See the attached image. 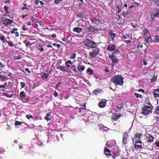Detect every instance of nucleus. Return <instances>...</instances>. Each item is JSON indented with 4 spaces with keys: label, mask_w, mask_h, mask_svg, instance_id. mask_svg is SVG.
Here are the masks:
<instances>
[{
    "label": "nucleus",
    "mask_w": 159,
    "mask_h": 159,
    "mask_svg": "<svg viewBox=\"0 0 159 159\" xmlns=\"http://www.w3.org/2000/svg\"><path fill=\"white\" fill-rule=\"evenodd\" d=\"M153 108L150 107L144 106L141 108L142 113L145 115H148L152 113Z\"/></svg>",
    "instance_id": "obj_4"
},
{
    "label": "nucleus",
    "mask_w": 159,
    "mask_h": 159,
    "mask_svg": "<svg viewBox=\"0 0 159 159\" xmlns=\"http://www.w3.org/2000/svg\"><path fill=\"white\" fill-rule=\"evenodd\" d=\"M108 33L110 36L111 37V39L112 40H113L116 36V34L115 33H113V31L112 30H110L109 31Z\"/></svg>",
    "instance_id": "obj_22"
},
{
    "label": "nucleus",
    "mask_w": 159,
    "mask_h": 159,
    "mask_svg": "<svg viewBox=\"0 0 159 159\" xmlns=\"http://www.w3.org/2000/svg\"><path fill=\"white\" fill-rule=\"evenodd\" d=\"M90 20L92 23L96 25H95V26H97L99 24H101V21L99 19L96 18H92Z\"/></svg>",
    "instance_id": "obj_13"
},
{
    "label": "nucleus",
    "mask_w": 159,
    "mask_h": 159,
    "mask_svg": "<svg viewBox=\"0 0 159 159\" xmlns=\"http://www.w3.org/2000/svg\"><path fill=\"white\" fill-rule=\"evenodd\" d=\"M24 6L23 7H22V10H24L25 9H26L27 10H29V9H28L26 7V6H27V5L26 4H24Z\"/></svg>",
    "instance_id": "obj_58"
},
{
    "label": "nucleus",
    "mask_w": 159,
    "mask_h": 159,
    "mask_svg": "<svg viewBox=\"0 0 159 159\" xmlns=\"http://www.w3.org/2000/svg\"><path fill=\"white\" fill-rule=\"evenodd\" d=\"M20 98H24L25 97V93L23 91L21 92L20 93Z\"/></svg>",
    "instance_id": "obj_33"
},
{
    "label": "nucleus",
    "mask_w": 159,
    "mask_h": 159,
    "mask_svg": "<svg viewBox=\"0 0 159 159\" xmlns=\"http://www.w3.org/2000/svg\"><path fill=\"white\" fill-rule=\"evenodd\" d=\"M144 146H145L146 147V148H145V149H148L150 150H152L153 148L152 146L150 145H144Z\"/></svg>",
    "instance_id": "obj_41"
},
{
    "label": "nucleus",
    "mask_w": 159,
    "mask_h": 159,
    "mask_svg": "<svg viewBox=\"0 0 159 159\" xmlns=\"http://www.w3.org/2000/svg\"><path fill=\"white\" fill-rule=\"evenodd\" d=\"M82 63H79L78 64V66L77 67V69L78 71L80 72H81L83 71L85 69V66L81 65Z\"/></svg>",
    "instance_id": "obj_12"
},
{
    "label": "nucleus",
    "mask_w": 159,
    "mask_h": 159,
    "mask_svg": "<svg viewBox=\"0 0 159 159\" xmlns=\"http://www.w3.org/2000/svg\"><path fill=\"white\" fill-rule=\"evenodd\" d=\"M157 79V76H154L153 77H152L151 78V80L152 82H154Z\"/></svg>",
    "instance_id": "obj_57"
},
{
    "label": "nucleus",
    "mask_w": 159,
    "mask_h": 159,
    "mask_svg": "<svg viewBox=\"0 0 159 159\" xmlns=\"http://www.w3.org/2000/svg\"><path fill=\"white\" fill-rule=\"evenodd\" d=\"M73 62H71V61L70 60H68L65 63V64L66 65L67 64H72Z\"/></svg>",
    "instance_id": "obj_60"
},
{
    "label": "nucleus",
    "mask_w": 159,
    "mask_h": 159,
    "mask_svg": "<svg viewBox=\"0 0 159 159\" xmlns=\"http://www.w3.org/2000/svg\"><path fill=\"white\" fill-rule=\"evenodd\" d=\"M123 107V105L122 103L119 104L117 106V108L118 109H120Z\"/></svg>",
    "instance_id": "obj_59"
},
{
    "label": "nucleus",
    "mask_w": 159,
    "mask_h": 159,
    "mask_svg": "<svg viewBox=\"0 0 159 159\" xmlns=\"http://www.w3.org/2000/svg\"><path fill=\"white\" fill-rule=\"evenodd\" d=\"M82 28L80 27H75L73 29L74 32H77L78 33L81 32L82 31Z\"/></svg>",
    "instance_id": "obj_24"
},
{
    "label": "nucleus",
    "mask_w": 159,
    "mask_h": 159,
    "mask_svg": "<svg viewBox=\"0 0 159 159\" xmlns=\"http://www.w3.org/2000/svg\"><path fill=\"white\" fill-rule=\"evenodd\" d=\"M134 95L137 98H142V95L141 94H139L137 93H134Z\"/></svg>",
    "instance_id": "obj_47"
},
{
    "label": "nucleus",
    "mask_w": 159,
    "mask_h": 159,
    "mask_svg": "<svg viewBox=\"0 0 159 159\" xmlns=\"http://www.w3.org/2000/svg\"><path fill=\"white\" fill-rule=\"evenodd\" d=\"M153 95L155 98L159 97V89H157L155 90L153 93Z\"/></svg>",
    "instance_id": "obj_27"
},
{
    "label": "nucleus",
    "mask_w": 159,
    "mask_h": 159,
    "mask_svg": "<svg viewBox=\"0 0 159 159\" xmlns=\"http://www.w3.org/2000/svg\"><path fill=\"white\" fill-rule=\"evenodd\" d=\"M130 138L129 135L127 132L123 133L122 135V143L125 145L129 142Z\"/></svg>",
    "instance_id": "obj_3"
},
{
    "label": "nucleus",
    "mask_w": 159,
    "mask_h": 159,
    "mask_svg": "<svg viewBox=\"0 0 159 159\" xmlns=\"http://www.w3.org/2000/svg\"><path fill=\"white\" fill-rule=\"evenodd\" d=\"M93 70L92 69L88 68L87 70V73H89V75H91L93 74Z\"/></svg>",
    "instance_id": "obj_35"
},
{
    "label": "nucleus",
    "mask_w": 159,
    "mask_h": 159,
    "mask_svg": "<svg viewBox=\"0 0 159 159\" xmlns=\"http://www.w3.org/2000/svg\"><path fill=\"white\" fill-rule=\"evenodd\" d=\"M146 140L148 143H152L153 141L154 137L151 134H148L147 135L145 136Z\"/></svg>",
    "instance_id": "obj_10"
},
{
    "label": "nucleus",
    "mask_w": 159,
    "mask_h": 159,
    "mask_svg": "<svg viewBox=\"0 0 159 159\" xmlns=\"http://www.w3.org/2000/svg\"><path fill=\"white\" fill-rule=\"evenodd\" d=\"M111 149H108L106 147H105L104 150V154L107 156H110L111 155Z\"/></svg>",
    "instance_id": "obj_20"
},
{
    "label": "nucleus",
    "mask_w": 159,
    "mask_h": 159,
    "mask_svg": "<svg viewBox=\"0 0 159 159\" xmlns=\"http://www.w3.org/2000/svg\"><path fill=\"white\" fill-rule=\"evenodd\" d=\"M4 8L6 13H9V12L8 11V7L7 6H5L4 7Z\"/></svg>",
    "instance_id": "obj_52"
},
{
    "label": "nucleus",
    "mask_w": 159,
    "mask_h": 159,
    "mask_svg": "<svg viewBox=\"0 0 159 159\" xmlns=\"http://www.w3.org/2000/svg\"><path fill=\"white\" fill-rule=\"evenodd\" d=\"M26 117L27 119L29 120L30 118L33 119V116L32 115H27L26 116Z\"/></svg>",
    "instance_id": "obj_55"
},
{
    "label": "nucleus",
    "mask_w": 159,
    "mask_h": 159,
    "mask_svg": "<svg viewBox=\"0 0 159 159\" xmlns=\"http://www.w3.org/2000/svg\"><path fill=\"white\" fill-rule=\"evenodd\" d=\"M142 135V134L141 133H136L135 135V139L136 140V141L141 140L140 139Z\"/></svg>",
    "instance_id": "obj_23"
},
{
    "label": "nucleus",
    "mask_w": 159,
    "mask_h": 159,
    "mask_svg": "<svg viewBox=\"0 0 159 159\" xmlns=\"http://www.w3.org/2000/svg\"><path fill=\"white\" fill-rule=\"evenodd\" d=\"M124 78L120 75H115L111 79V81L118 85L122 86L124 82Z\"/></svg>",
    "instance_id": "obj_1"
},
{
    "label": "nucleus",
    "mask_w": 159,
    "mask_h": 159,
    "mask_svg": "<svg viewBox=\"0 0 159 159\" xmlns=\"http://www.w3.org/2000/svg\"><path fill=\"white\" fill-rule=\"evenodd\" d=\"M39 48L38 49L41 52H43L44 51V48L43 47V45L41 44H39L38 46Z\"/></svg>",
    "instance_id": "obj_34"
},
{
    "label": "nucleus",
    "mask_w": 159,
    "mask_h": 159,
    "mask_svg": "<svg viewBox=\"0 0 159 159\" xmlns=\"http://www.w3.org/2000/svg\"><path fill=\"white\" fill-rule=\"evenodd\" d=\"M22 124V122L21 121H16L15 123V125H20Z\"/></svg>",
    "instance_id": "obj_54"
},
{
    "label": "nucleus",
    "mask_w": 159,
    "mask_h": 159,
    "mask_svg": "<svg viewBox=\"0 0 159 159\" xmlns=\"http://www.w3.org/2000/svg\"><path fill=\"white\" fill-rule=\"evenodd\" d=\"M121 116V115H117L116 113L113 114L111 117V120L115 121L117 119H118Z\"/></svg>",
    "instance_id": "obj_18"
},
{
    "label": "nucleus",
    "mask_w": 159,
    "mask_h": 159,
    "mask_svg": "<svg viewBox=\"0 0 159 159\" xmlns=\"http://www.w3.org/2000/svg\"><path fill=\"white\" fill-rule=\"evenodd\" d=\"M109 57L112 61L111 65L112 67H113L116 63L118 62V59L115 56V54H113L109 55Z\"/></svg>",
    "instance_id": "obj_8"
},
{
    "label": "nucleus",
    "mask_w": 159,
    "mask_h": 159,
    "mask_svg": "<svg viewBox=\"0 0 159 159\" xmlns=\"http://www.w3.org/2000/svg\"><path fill=\"white\" fill-rule=\"evenodd\" d=\"M155 42H159V36L157 35L154 37Z\"/></svg>",
    "instance_id": "obj_46"
},
{
    "label": "nucleus",
    "mask_w": 159,
    "mask_h": 159,
    "mask_svg": "<svg viewBox=\"0 0 159 159\" xmlns=\"http://www.w3.org/2000/svg\"><path fill=\"white\" fill-rule=\"evenodd\" d=\"M102 90L98 89L97 90H94L93 91V93L94 95H97L98 93L101 92Z\"/></svg>",
    "instance_id": "obj_28"
},
{
    "label": "nucleus",
    "mask_w": 159,
    "mask_h": 159,
    "mask_svg": "<svg viewBox=\"0 0 159 159\" xmlns=\"http://www.w3.org/2000/svg\"><path fill=\"white\" fill-rule=\"evenodd\" d=\"M25 70L27 71L28 73H30L31 72L27 68H26L25 69Z\"/></svg>",
    "instance_id": "obj_64"
},
{
    "label": "nucleus",
    "mask_w": 159,
    "mask_h": 159,
    "mask_svg": "<svg viewBox=\"0 0 159 159\" xmlns=\"http://www.w3.org/2000/svg\"><path fill=\"white\" fill-rule=\"evenodd\" d=\"M123 37L124 39H128L126 40L127 43H130L131 42V40L132 39V38L131 36H130L129 34H126L124 35Z\"/></svg>",
    "instance_id": "obj_16"
},
{
    "label": "nucleus",
    "mask_w": 159,
    "mask_h": 159,
    "mask_svg": "<svg viewBox=\"0 0 159 159\" xmlns=\"http://www.w3.org/2000/svg\"><path fill=\"white\" fill-rule=\"evenodd\" d=\"M51 115L50 113H47L46 115V116L45 117V119L47 121L50 120L51 119V118H49L48 117H49Z\"/></svg>",
    "instance_id": "obj_39"
},
{
    "label": "nucleus",
    "mask_w": 159,
    "mask_h": 159,
    "mask_svg": "<svg viewBox=\"0 0 159 159\" xmlns=\"http://www.w3.org/2000/svg\"><path fill=\"white\" fill-rule=\"evenodd\" d=\"M30 20L33 22H35V20H36V19L33 16H32L30 19Z\"/></svg>",
    "instance_id": "obj_63"
},
{
    "label": "nucleus",
    "mask_w": 159,
    "mask_h": 159,
    "mask_svg": "<svg viewBox=\"0 0 159 159\" xmlns=\"http://www.w3.org/2000/svg\"><path fill=\"white\" fill-rule=\"evenodd\" d=\"M129 11H127L126 12H123L122 14L124 17L125 18L127 15L129 14Z\"/></svg>",
    "instance_id": "obj_45"
},
{
    "label": "nucleus",
    "mask_w": 159,
    "mask_h": 159,
    "mask_svg": "<svg viewBox=\"0 0 159 159\" xmlns=\"http://www.w3.org/2000/svg\"><path fill=\"white\" fill-rule=\"evenodd\" d=\"M107 100L103 99H102L98 104V106L100 108H103L106 105Z\"/></svg>",
    "instance_id": "obj_14"
},
{
    "label": "nucleus",
    "mask_w": 159,
    "mask_h": 159,
    "mask_svg": "<svg viewBox=\"0 0 159 159\" xmlns=\"http://www.w3.org/2000/svg\"><path fill=\"white\" fill-rule=\"evenodd\" d=\"M84 45L90 48H94L97 46L95 42L88 39H86L84 41Z\"/></svg>",
    "instance_id": "obj_2"
},
{
    "label": "nucleus",
    "mask_w": 159,
    "mask_h": 159,
    "mask_svg": "<svg viewBox=\"0 0 159 159\" xmlns=\"http://www.w3.org/2000/svg\"><path fill=\"white\" fill-rule=\"evenodd\" d=\"M57 69L60 70H61L63 71V72H69V71H66V70L65 69V67L63 66L59 65L57 67Z\"/></svg>",
    "instance_id": "obj_25"
},
{
    "label": "nucleus",
    "mask_w": 159,
    "mask_h": 159,
    "mask_svg": "<svg viewBox=\"0 0 159 159\" xmlns=\"http://www.w3.org/2000/svg\"><path fill=\"white\" fill-rule=\"evenodd\" d=\"M153 1L157 6L159 7V0H153Z\"/></svg>",
    "instance_id": "obj_51"
},
{
    "label": "nucleus",
    "mask_w": 159,
    "mask_h": 159,
    "mask_svg": "<svg viewBox=\"0 0 159 159\" xmlns=\"http://www.w3.org/2000/svg\"><path fill=\"white\" fill-rule=\"evenodd\" d=\"M111 152L114 154H116L117 156H120V153L116 147H115L114 148H111Z\"/></svg>",
    "instance_id": "obj_17"
},
{
    "label": "nucleus",
    "mask_w": 159,
    "mask_h": 159,
    "mask_svg": "<svg viewBox=\"0 0 159 159\" xmlns=\"http://www.w3.org/2000/svg\"><path fill=\"white\" fill-rule=\"evenodd\" d=\"M112 53V54H115V55H116V53H120V51L118 49H116Z\"/></svg>",
    "instance_id": "obj_49"
},
{
    "label": "nucleus",
    "mask_w": 159,
    "mask_h": 159,
    "mask_svg": "<svg viewBox=\"0 0 159 159\" xmlns=\"http://www.w3.org/2000/svg\"><path fill=\"white\" fill-rule=\"evenodd\" d=\"M155 112L159 115V106H157L156 108Z\"/></svg>",
    "instance_id": "obj_48"
},
{
    "label": "nucleus",
    "mask_w": 159,
    "mask_h": 159,
    "mask_svg": "<svg viewBox=\"0 0 159 159\" xmlns=\"http://www.w3.org/2000/svg\"><path fill=\"white\" fill-rule=\"evenodd\" d=\"M20 84L21 86V88H25L26 86L25 83L23 82H20Z\"/></svg>",
    "instance_id": "obj_53"
},
{
    "label": "nucleus",
    "mask_w": 159,
    "mask_h": 159,
    "mask_svg": "<svg viewBox=\"0 0 159 159\" xmlns=\"http://www.w3.org/2000/svg\"><path fill=\"white\" fill-rule=\"evenodd\" d=\"M23 43L25 44V45L27 47L29 45H32V44L30 43V41H27L26 40L24 41Z\"/></svg>",
    "instance_id": "obj_36"
},
{
    "label": "nucleus",
    "mask_w": 159,
    "mask_h": 159,
    "mask_svg": "<svg viewBox=\"0 0 159 159\" xmlns=\"http://www.w3.org/2000/svg\"><path fill=\"white\" fill-rule=\"evenodd\" d=\"M76 66L75 65H72L71 66V68L74 73H78V71L76 68Z\"/></svg>",
    "instance_id": "obj_29"
},
{
    "label": "nucleus",
    "mask_w": 159,
    "mask_h": 159,
    "mask_svg": "<svg viewBox=\"0 0 159 159\" xmlns=\"http://www.w3.org/2000/svg\"><path fill=\"white\" fill-rule=\"evenodd\" d=\"M62 1V0H55L54 2L56 4H59Z\"/></svg>",
    "instance_id": "obj_61"
},
{
    "label": "nucleus",
    "mask_w": 159,
    "mask_h": 159,
    "mask_svg": "<svg viewBox=\"0 0 159 159\" xmlns=\"http://www.w3.org/2000/svg\"><path fill=\"white\" fill-rule=\"evenodd\" d=\"M116 141L114 140H112L107 142L106 146L109 148H112L116 147Z\"/></svg>",
    "instance_id": "obj_9"
},
{
    "label": "nucleus",
    "mask_w": 159,
    "mask_h": 159,
    "mask_svg": "<svg viewBox=\"0 0 159 159\" xmlns=\"http://www.w3.org/2000/svg\"><path fill=\"white\" fill-rule=\"evenodd\" d=\"M156 12L155 14H151V17L153 20L155 18V17H157L159 14V10L158 9H154Z\"/></svg>",
    "instance_id": "obj_21"
},
{
    "label": "nucleus",
    "mask_w": 159,
    "mask_h": 159,
    "mask_svg": "<svg viewBox=\"0 0 159 159\" xmlns=\"http://www.w3.org/2000/svg\"><path fill=\"white\" fill-rule=\"evenodd\" d=\"M110 155L112 156V158L113 159H115L117 157H118V156H117V155H116V154H114L113 155L111 154V155Z\"/></svg>",
    "instance_id": "obj_62"
},
{
    "label": "nucleus",
    "mask_w": 159,
    "mask_h": 159,
    "mask_svg": "<svg viewBox=\"0 0 159 159\" xmlns=\"http://www.w3.org/2000/svg\"><path fill=\"white\" fill-rule=\"evenodd\" d=\"M2 72H0V79L2 81H4L7 80L5 76H3L2 75Z\"/></svg>",
    "instance_id": "obj_30"
},
{
    "label": "nucleus",
    "mask_w": 159,
    "mask_h": 159,
    "mask_svg": "<svg viewBox=\"0 0 159 159\" xmlns=\"http://www.w3.org/2000/svg\"><path fill=\"white\" fill-rule=\"evenodd\" d=\"M77 16L79 18H86L80 12L78 13Z\"/></svg>",
    "instance_id": "obj_37"
},
{
    "label": "nucleus",
    "mask_w": 159,
    "mask_h": 159,
    "mask_svg": "<svg viewBox=\"0 0 159 159\" xmlns=\"http://www.w3.org/2000/svg\"><path fill=\"white\" fill-rule=\"evenodd\" d=\"M81 106H82V107L79 108L78 107H76L75 108V109L76 110V111L80 113H83V111H84L86 109V106L85 104L81 105Z\"/></svg>",
    "instance_id": "obj_11"
},
{
    "label": "nucleus",
    "mask_w": 159,
    "mask_h": 159,
    "mask_svg": "<svg viewBox=\"0 0 159 159\" xmlns=\"http://www.w3.org/2000/svg\"><path fill=\"white\" fill-rule=\"evenodd\" d=\"M95 48V49L93 50L92 52H90L89 53V57L90 59L95 57L100 52L99 48L96 47Z\"/></svg>",
    "instance_id": "obj_5"
},
{
    "label": "nucleus",
    "mask_w": 159,
    "mask_h": 159,
    "mask_svg": "<svg viewBox=\"0 0 159 159\" xmlns=\"http://www.w3.org/2000/svg\"><path fill=\"white\" fill-rule=\"evenodd\" d=\"M3 24L6 26L11 24L13 22V20L8 18L2 16L1 18Z\"/></svg>",
    "instance_id": "obj_6"
},
{
    "label": "nucleus",
    "mask_w": 159,
    "mask_h": 159,
    "mask_svg": "<svg viewBox=\"0 0 159 159\" xmlns=\"http://www.w3.org/2000/svg\"><path fill=\"white\" fill-rule=\"evenodd\" d=\"M8 92L11 93V94H9L7 93L4 92L3 93V95L4 96H5L8 98H10L12 97L14 95V93L13 91H8Z\"/></svg>",
    "instance_id": "obj_19"
},
{
    "label": "nucleus",
    "mask_w": 159,
    "mask_h": 159,
    "mask_svg": "<svg viewBox=\"0 0 159 159\" xmlns=\"http://www.w3.org/2000/svg\"><path fill=\"white\" fill-rule=\"evenodd\" d=\"M93 26H92V25H90V27H89L87 28V31L88 32H93Z\"/></svg>",
    "instance_id": "obj_38"
},
{
    "label": "nucleus",
    "mask_w": 159,
    "mask_h": 159,
    "mask_svg": "<svg viewBox=\"0 0 159 159\" xmlns=\"http://www.w3.org/2000/svg\"><path fill=\"white\" fill-rule=\"evenodd\" d=\"M0 40L3 42V43H4L7 42V40H5V37L4 35H2L0 36Z\"/></svg>",
    "instance_id": "obj_32"
},
{
    "label": "nucleus",
    "mask_w": 159,
    "mask_h": 159,
    "mask_svg": "<svg viewBox=\"0 0 159 159\" xmlns=\"http://www.w3.org/2000/svg\"><path fill=\"white\" fill-rule=\"evenodd\" d=\"M6 43H7L8 45L10 47H12L14 45L13 43L11 41H7V42Z\"/></svg>",
    "instance_id": "obj_44"
},
{
    "label": "nucleus",
    "mask_w": 159,
    "mask_h": 159,
    "mask_svg": "<svg viewBox=\"0 0 159 159\" xmlns=\"http://www.w3.org/2000/svg\"><path fill=\"white\" fill-rule=\"evenodd\" d=\"M145 104L146 105V106H147V107L149 106L151 108H153V106L151 104V103H150V102H145Z\"/></svg>",
    "instance_id": "obj_40"
},
{
    "label": "nucleus",
    "mask_w": 159,
    "mask_h": 159,
    "mask_svg": "<svg viewBox=\"0 0 159 159\" xmlns=\"http://www.w3.org/2000/svg\"><path fill=\"white\" fill-rule=\"evenodd\" d=\"M76 56V54L75 53L70 54V58L71 59H75Z\"/></svg>",
    "instance_id": "obj_43"
},
{
    "label": "nucleus",
    "mask_w": 159,
    "mask_h": 159,
    "mask_svg": "<svg viewBox=\"0 0 159 159\" xmlns=\"http://www.w3.org/2000/svg\"><path fill=\"white\" fill-rule=\"evenodd\" d=\"M97 128L100 131H104L105 130L104 128H107V127L102 125L99 124L97 125Z\"/></svg>",
    "instance_id": "obj_26"
},
{
    "label": "nucleus",
    "mask_w": 159,
    "mask_h": 159,
    "mask_svg": "<svg viewBox=\"0 0 159 159\" xmlns=\"http://www.w3.org/2000/svg\"><path fill=\"white\" fill-rule=\"evenodd\" d=\"M143 34H147L149 32V31H148V30L147 28H145L144 29V30H143Z\"/></svg>",
    "instance_id": "obj_56"
},
{
    "label": "nucleus",
    "mask_w": 159,
    "mask_h": 159,
    "mask_svg": "<svg viewBox=\"0 0 159 159\" xmlns=\"http://www.w3.org/2000/svg\"><path fill=\"white\" fill-rule=\"evenodd\" d=\"M49 76L48 73H44L42 76V78L43 80H46L48 78Z\"/></svg>",
    "instance_id": "obj_31"
},
{
    "label": "nucleus",
    "mask_w": 159,
    "mask_h": 159,
    "mask_svg": "<svg viewBox=\"0 0 159 159\" xmlns=\"http://www.w3.org/2000/svg\"><path fill=\"white\" fill-rule=\"evenodd\" d=\"M7 85V83L5 82L4 84L3 85H1L0 84V89L1 88H6V86Z\"/></svg>",
    "instance_id": "obj_50"
},
{
    "label": "nucleus",
    "mask_w": 159,
    "mask_h": 159,
    "mask_svg": "<svg viewBox=\"0 0 159 159\" xmlns=\"http://www.w3.org/2000/svg\"><path fill=\"white\" fill-rule=\"evenodd\" d=\"M116 48V47L115 44H110L107 46V50L110 51H114Z\"/></svg>",
    "instance_id": "obj_15"
},
{
    "label": "nucleus",
    "mask_w": 159,
    "mask_h": 159,
    "mask_svg": "<svg viewBox=\"0 0 159 159\" xmlns=\"http://www.w3.org/2000/svg\"><path fill=\"white\" fill-rule=\"evenodd\" d=\"M142 144L143 145H144V144L142 143L141 140L136 141L135 142L134 148L136 150H138L139 149H142L143 148H145V147H143Z\"/></svg>",
    "instance_id": "obj_7"
},
{
    "label": "nucleus",
    "mask_w": 159,
    "mask_h": 159,
    "mask_svg": "<svg viewBox=\"0 0 159 159\" xmlns=\"http://www.w3.org/2000/svg\"><path fill=\"white\" fill-rule=\"evenodd\" d=\"M22 29L24 31H26L27 30L29 29V28L26 25L24 24L22 26Z\"/></svg>",
    "instance_id": "obj_42"
}]
</instances>
